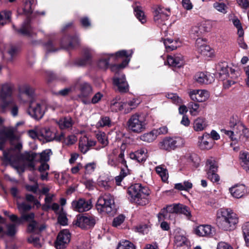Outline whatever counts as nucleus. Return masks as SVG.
<instances>
[{
	"mask_svg": "<svg viewBox=\"0 0 249 249\" xmlns=\"http://www.w3.org/2000/svg\"><path fill=\"white\" fill-rule=\"evenodd\" d=\"M133 52L132 50H122L115 53L108 54V58H102L97 62L98 68L107 70L109 67L111 71H115L124 69L130 61Z\"/></svg>",
	"mask_w": 249,
	"mask_h": 249,
	"instance_id": "1",
	"label": "nucleus"
},
{
	"mask_svg": "<svg viewBox=\"0 0 249 249\" xmlns=\"http://www.w3.org/2000/svg\"><path fill=\"white\" fill-rule=\"evenodd\" d=\"M238 217L230 209L222 208L218 210L216 223L219 229L225 231H231L236 228Z\"/></svg>",
	"mask_w": 249,
	"mask_h": 249,
	"instance_id": "2",
	"label": "nucleus"
},
{
	"mask_svg": "<svg viewBox=\"0 0 249 249\" xmlns=\"http://www.w3.org/2000/svg\"><path fill=\"white\" fill-rule=\"evenodd\" d=\"M127 194L130 201L140 206H145L149 202L150 190L140 183H135L128 187Z\"/></svg>",
	"mask_w": 249,
	"mask_h": 249,
	"instance_id": "3",
	"label": "nucleus"
},
{
	"mask_svg": "<svg viewBox=\"0 0 249 249\" xmlns=\"http://www.w3.org/2000/svg\"><path fill=\"white\" fill-rule=\"evenodd\" d=\"M32 4L33 2L30 0H26L24 2V6L22 9V12L20 14L25 15L26 18L21 27L20 29H17L14 25H13V28L18 33L30 38H34L36 36V34L33 31L31 25V15L33 13Z\"/></svg>",
	"mask_w": 249,
	"mask_h": 249,
	"instance_id": "4",
	"label": "nucleus"
},
{
	"mask_svg": "<svg viewBox=\"0 0 249 249\" xmlns=\"http://www.w3.org/2000/svg\"><path fill=\"white\" fill-rule=\"evenodd\" d=\"M98 220V217L92 214L83 213L77 215L73 223L81 229L87 230L92 229Z\"/></svg>",
	"mask_w": 249,
	"mask_h": 249,
	"instance_id": "5",
	"label": "nucleus"
},
{
	"mask_svg": "<svg viewBox=\"0 0 249 249\" xmlns=\"http://www.w3.org/2000/svg\"><path fill=\"white\" fill-rule=\"evenodd\" d=\"M145 117L142 114L135 113L131 116L127 121L128 128L134 133H140L146 128Z\"/></svg>",
	"mask_w": 249,
	"mask_h": 249,
	"instance_id": "6",
	"label": "nucleus"
},
{
	"mask_svg": "<svg viewBox=\"0 0 249 249\" xmlns=\"http://www.w3.org/2000/svg\"><path fill=\"white\" fill-rule=\"evenodd\" d=\"M114 207V197L109 193L100 196L96 204V209L99 213H111Z\"/></svg>",
	"mask_w": 249,
	"mask_h": 249,
	"instance_id": "7",
	"label": "nucleus"
},
{
	"mask_svg": "<svg viewBox=\"0 0 249 249\" xmlns=\"http://www.w3.org/2000/svg\"><path fill=\"white\" fill-rule=\"evenodd\" d=\"M184 143V140L180 137H166L159 142V146L160 149L171 151L182 147Z\"/></svg>",
	"mask_w": 249,
	"mask_h": 249,
	"instance_id": "8",
	"label": "nucleus"
},
{
	"mask_svg": "<svg viewBox=\"0 0 249 249\" xmlns=\"http://www.w3.org/2000/svg\"><path fill=\"white\" fill-rule=\"evenodd\" d=\"M171 15L170 8H164L159 6L154 11V21L158 26L161 28L166 25L165 21H167Z\"/></svg>",
	"mask_w": 249,
	"mask_h": 249,
	"instance_id": "9",
	"label": "nucleus"
},
{
	"mask_svg": "<svg viewBox=\"0 0 249 249\" xmlns=\"http://www.w3.org/2000/svg\"><path fill=\"white\" fill-rule=\"evenodd\" d=\"M71 233L68 229L61 230L54 242V246L56 249H65L71 241Z\"/></svg>",
	"mask_w": 249,
	"mask_h": 249,
	"instance_id": "10",
	"label": "nucleus"
},
{
	"mask_svg": "<svg viewBox=\"0 0 249 249\" xmlns=\"http://www.w3.org/2000/svg\"><path fill=\"white\" fill-rule=\"evenodd\" d=\"M61 48L66 50H72L79 45V40L76 35H70L64 34L61 41Z\"/></svg>",
	"mask_w": 249,
	"mask_h": 249,
	"instance_id": "11",
	"label": "nucleus"
},
{
	"mask_svg": "<svg viewBox=\"0 0 249 249\" xmlns=\"http://www.w3.org/2000/svg\"><path fill=\"white\" fill-rule=\"evenodd\" d=\"M12 94V89L10 86L7 84L3 85L2 86L0 92V98L1 100V103L0 107L2 111L4 112L7 107L12 104V100H7V99L11 97Z\"/></svg>",
	"mask_w": 249,
	"mask_h": 249,
	"instance_id": "12",
	"label": "nucleus"
},
{
	"mask_svg": "<svg viewBox=\"0 0 249 249\" xmlns=\"http://www.w3.org/2000/svg\"><path fill=\"white\" fill-rule=\"evenodd\" d=\"M29 214H32L31 218H28V220H24V222H29L26 229V231L28 233H34L37 235H40L41 233L46 228L45 224H43L38 225V222L35 220V214L32 212Z\"/></svg>",
	"mask_w": 249,
	"mask_h": 249,
	"instance_id": "13",
	"label": "nucleus"
},
{
	"mask_svg": "<svg viewBox=\"0 0 249 249\" xmlns=\"http://www.w3.org/2000/svg\"><path fill=\"white\" fill-rule=\"evenodd\" d=\"M113 84L118 88L120 93H126L129 90V86L124 74H117L113 78Z\"/></svg>",
	"mask_w": 249,
	"mask_h": 249,
	"instance_id": "14",
	"label": "nucleus"
},
{
	"mask_svg": "<svg viewBox=\"0 0 249 249\" xmlns=\"http://www.w3.org/2000/svg\"><path fill=\"white\" fill-rule=\"evenodd\" d=\"M71 205L73 210L79 213L88 211L92 208L91 200H87L85 198H79L77 200L73 201Z\"/></svg>",
	"mask_w": 249,
	"mask_h": 249,
	"instance_id": "15",
	"label": "nucleus"
},
{
	"mask_svg": "<svg viewBox=\"0 0 249 249\" xmlns=\"http://www.w3.org/2000/svg\"><path fill=\"white\" fill-rule=\"evenodd\" d=\"M28 113L36 120L41 119L44 114V111L42 109L41 105L39 103L36 104L35 106H33V103L30 104Z\"/></svg>",
	"mask_w": 249,
	"mask_h": 249,
	"instance_id": "16",
	"label": "nucleus"
},
{
	"mask_svg": "<svg viewBox=\"0 0 249 249\" xmlns=\"http://www.w3.org/2000/svg\"><path fill=\"white\" fill-rule=\"evenodd\" d=\"M167 62L169 66L178 68H181L185 64L183 56L180 54L168 56Z\"/></svg>",
	"mask_w": 249,
	"mask_h": 249,
	"instance_id": "17",
	"label": "nucleus"
},
{
	"mask_svg": "<svg viewBox=\"0 0 249 249\" xmlns=\"http://www.w3.org/2000/svg\"><path fill=\"white\" fill-rule=\"evenodd\" d=\"M229 191L233 197L240 198L245 195L247 192V189L245 185L243 184H237L230 188Z\"/></svg>",
	"mask_w": 249,
	"mask_h": 249,
	"instance_id": "18",
	"label": "nucleus"
},
{
	"mask_svg": "<svg viewBox=\"0 0 249 249\" xmlns=\"http://www.w3.org/2000/svg\"><path fill=\"white\" fill-rule=\"evenodd\" d=\"M79 90L80 93L78 95L79 98H88L92 92V87L88 82H82L79 85Z\"/></svg>",
	"mask_w": 249,
	"mask_h": 249,
	"instance_id": "19",
	"label": "nucleus"
},
{
	"mask_svg": "<svg viewBox=\"0 0 249 249\" xmlns=\"http://www.w3.org/2000/svg\"><path fill=\"white\" fill-rule=\"evenodd\" d=\"M91 54L89 50L86 49L83 50L82 56L75 60V64L79 66H84L90 63Z\"/></svg>",
	"mask_w": 249,
	"mask_h": 249,
	"instance_id": "20",
	"label": "nucleus"
},
{
	"mask_svg": "<svg viewBox=\"0 0 249 249\" xmlns=\"http://www.w3.org/2000/svg\"><path fill=\"white\" fill-rule=\"evenodd\" d=\"M195 77L196 82L201 84H209L213 80V77L207 72H197Z\"/></svg>",
	"mask_w": 249,
	"mask_h": 249,
	"instance_id": "21",
	"label": "nucleus"
},
{
	"mask_svg": "<svg viewBox=\"0 0 249 249\" xmlns=\"http://www.w3.org/2000/svg\"><path fill=\"white\" fill-rule=\"evenodd\" d=\"M178 203L173 204V205H167L165 208H163L158 214L159 220H160L161 216L163 218L167 215V213H178Z\"/></svg>",
	"mask_w": 249,
	"mask_h": 249,
	"instance_id": "22",
	"label": "nucleus"
},
{
	"mask_svg": "<svg viewBox=\"0 0 249 249\" xmlns=\"http://www.w3.org/2000/svg\"><path fill=\"white\" fill-rule=\"evenodd\" d=\"M199 146L201 150L210 149L213 147V140L209 134H207L199 138Z\"/></svg>",
	"mask_w": 249,
	"mask_h": 249,
	"instance_id": "23",
	"label": "nucleus"
},
{
	"mask_svg": "<svg viewBox=\"0 0 249 249\" xmlns=\"http://www.w3.org/2000/svg\"><path fill=\"white\" fill-rule=\"evenodd\" d=\"M216 69L219 71L220 76H224V78L229 76V69H230L231 72L234 71L233 69L229 67L227 62L225 61L219 62L216 65Z\"/></svg>",
	"mask_w": 249,
	"mask_h": 249,
	"instance_id": "24",
	"label": "nucleus"
},
{
	"mask_svg": "<svg viewBox=\"0 0 249 249\" xmlns=\"http://www.w3.org/2000/svg\"><path fill=\"white\" fill-rule=\"evenodd\" d=\"M196 233L199 236H206L212 234V227L209 225H200L195 230Z\"/></svg>",
	"mask_w": 249,
	"mask_h": 249,
	"instance_id": "25",
	"label": "nucleus"
},
{
	"mask_svg": "<svg viewBox=\"0 0 249 249\" xmlns=\"http://www.w3.org/2000/svg\"><path fill=\"white\" fill-rule=\"evenodd\" d=\"M16 139L14 131L11 129H5L0 130V141L6 142L7 140L13 141Z\"/></svg>",
	"mask_w": 249,
	"mask_h": 249,
	"instance_id": "26",
	"label": "nucleus"
},
{
	"mask_svg": "<svg viewBox=\"0 0 249 249\" xmlns=\"http://www.w3.org/2000/svg\"><path fill=\"white\" fill-rule=\"evenodd\" d=\"M32 216V214H22L20 217L15 214H11L9 217L11 221L18 225H20L24 222V220H28V218H31Z\"/></svg>",
	"mask_w": 249,
	"mask_h": 249,
	"instance_id": "27",
	"label": "nucleus"
},
{
	"mask_svg": "<svg viewBox=\"0 0 249 249\" xmlns=\"http://www.w3.org/2000/svg\"><path fill=\"white\" fill-rule=\"evenodd\" d=\"M74 122L70 116L64 117L59 120L58 124L61 129H66L72 127Z\"/></svg>",
	"mask_w": 249,
	"mask_h": 249,
	"instance_id": "28",
	"label": "nucleus"
},
{
	"mask_svg": "<svg viewBox=\"0 0 249 249\" xmlns=\"http://www.w3.org/2000/svg\"><path fill=\"white\" fill-rule=\"evenodd\" d=\"M206 122L205 118L199 117L196 119L194 123V129L196 131H202L206 127Z\"/></svg>",
	"mask_w": 249,
	"mask_h": 249,
	"instance_id": "29",
	"label": "nucleus"
},
{
	"mask_svg": "<svg viewBox=\"0 0 249 249\" xmlns=\"http://www.w3.org/2000/svg\"><path fill=\"white\" fill-rule=\"evenodd\" d=\"M5 142L3 141H0V150L3 151V160L5 161L11 162L14 160V155L10 154V151L12 149H8L7 151L4 150V146L5 143Z\"/></svg>",
	"mask_w": 249,
	"mask_h": 249,
	"instance_id": "30",
	"label": "nucleus"
},
{
	"mask_svg": "<svg viewBox=\"0 0 249 249\" xmlns=\"http://www.w3.org/2000/svg\"><path fill=\"white\" fill-rule=\"evenodd\" d=\"M187 160L195 168H196L199 166L200 159L199 156L196 153L190 154L187 158Z\"/></svg>",
	"mask_w": 249,
	"mask_h": 249,
	"instance_id": "31",
	"label": "nucleus"
},
{
	"mask_svg": "<svg viewBox=\"0 0 249 249\" xmlns=\"http://www.w3.org/2000/svg\"><path fill=\"white\" fill-rule=\"evenodd\" d=\"M126 106V104L123 102H118L116 100L113 99L111 101L110 108L112 112H117L122 110L124 108V106Z\"/></svg>",
	"mask_w": 249,
	"mask_h": 249,
	"instance_id": "32",
	"label": "nucleus"
},
{
	"mask_svg": "<svg viewBox=\"0 0 249 249\" xmlns=\"http://www.w3.org/2000/svg\"><path fill=\"white\" fill-rule=\"evenodd\" d=\"M157 138L154 130L149 132L146 133L140 136V139L147 142H153Z\"/></svg>",
	"mask_w": 249,
	"mask_h": 249,
	"instance_id": "33",
	"label": "nucleus"
},
{
	"mask_svg": "<svg viewBox=\"0 0 249 249\" xmlns=\"http://www.w3.org/2000/svg\"><path fill=\"white\" fill-rule=\"evenodd\" d=\"M175 246H180L183 244H190V241L188 239L183 235L176 234L175 236Z\"/></svg>",
	"mask_w": 249,
	"mask_h": 249,
	"instance_id": "34",
	"label": "nucleus"
},
{
	"mask_svg": "<svg viewBox=\"0 0 249 249\" xmlns=\"http://www.w3.org/2000/svg\"><path fill=\"white\" fill-rule=\"evenodd\" d=\"M134 12L136 17L143 24L146 22V17L141 7L138 6L135 7L134 9Z\"/></svg>",
	"mask_w": 249,
	"mask_h": 249,
	"instance_id": "35",
	"label": "nucleus"
},
{
	"mask_svg": "<svg viewBox=\"0 0 249 249\" xmlns=\"http://www.w3.org/2000/svg\"><path fill=\"white\" fill-rule=\"evenodd\" d=\"M198 52L205 56L210 57L213 54V50L207 45H202L198 48Z\"/></svg>",
	"mask_w": 249,
	"mask_h": 249,
	"instance_id": "36",
	"label": "nucleus"
},
{
	"mask_svg": "<svg viewBox=\"0 0 249 249\" xmlns=\"http://www.w3.org/2000/svg\"><path fill=\"white\" fill-rule=\"evenodd\" d=\"M178 213L180 214H183L186 215L188 219H191L192 217L191 212L189 207L178 203Z\"/></svg>",
	"mask_w": 249,
	"mask_h": 249,
	"instance_id": "37",
	"label": "nucleus"
},
{
	"mask_svg": "<svg viewBox=\"0 0 249 249\" xmlns=\"http://www.w3.org/2000/svg\"><path fill=\"white\" fill-rule=\"evenodd\" d=\"M157 173L161 177L163 182H166L168 178L167 170L160 166H157L156 168Z\"/></svg>",
	"mask_w": 249,
	"mask_h": 249,
	"instance_id": "38",
	"label": "nucleus"
},
{
	"mask_svg": "<svg viewBox=\"0 0 249 249\" xmlns=\"http://www.w3.org/2000/svg\"><path fill=\"white\" fill-rule=\"evenodd\" d=\"M206 165L209 166L207 174L217 172L218 166L217 162L214 160H208L206 161Z\"/></svg>",
	"mask_w": 249,
	"mask_h": 249,
	"instance_id": "39",
	"label": "nucleus"
},
{
	"mask_svg": "<svg viewBox=\"0 0 249 249\" xmlns=\"http://www.w3.org/2000/svg\"><path fill=\"white\" fill-rule=\"evenodd\" d=\"M11 12L9 11H3L0 12V24L4 25L6 24V20H10Z\"/></svg>",
	"mask_w": 249,
	"mask_h": 249,
	"instance_id": "40",
	"label": "nucleus"
},
{
	"mask_svg": "<svg viewBox=\"0 0 249 249\" xmlns=\"http://www.w3.org/2000/svg\"><path fill=\"white\" fill-rule=\"evenodd\" d=\"M242 229L246 244L249 247V222L245 223Z\"/></svg>",
	"mask_w": 249,
	"mask_h": 249,
	"instance_id": "41",
	"label": "nucleus"
},
{
	"mask_svg": "<svg viewBox=\"0 0 249 249\" xmlns=\"http://www.w3.org/2000/svg\"><path fill=\"white\" fill-rule=\"evenodd\" d=\"M52 154L50 149H47L40 154V161L47 162L50 160V157Z\"/></svg>",
	"mask_w": 249,
	"mask_h": 249,
	"instance_id": "42",
	"label": "nucleus"
},
{
	"mask_svg": "<svg viewBox=\"0 0 249 249\" xmlns=\"http://www.w3.org/2000/svg\"><path fill=\"white\" fill-rule=\"evenodd\" d=\"M46 50V53L55 52L59 50V48L55 47V44L52 40H49L44 44Z\"/></svg>",
	"mask_w": 249,
	"mask_h": 249,
	"instance_id": "43",
	"label": "nucleus"
},
{
	"mask_svg": "<svg viewBox=\"0 0 249 249\" xmlns=\"http://www.w3.org/2000/svg\"><path fill=\"white\" fill-rule=\"evenodd\" d=\"M117 249H135L133 243L128 240H125L119 243Z\"/></svg>",
	"mask_w": 249,
	"mask_h": 249,
	"instance_id": "44",
	"label": "nucleus"
},
{
	"mask_svg": "<svg viewBox=\"0 0 249 249\" xmlns=\"http://www.w3.org/2000/svg\"><path fill=\"white\" fill-rule=\"evenodd\" d=\"M107 164L112 167H116L117 165V160L114 150L107 155Z\"/></svg>",
	"mask_w": 249,
	"mask_h": 249,
	"instance_id": "45",
	"label": "nucleus"
},
{
	"mask_svg": "<svg viewBox=\"0 0 249 249\" xmlns=\"http://www.w3.org/2000/svg\"><path fill=\"white\" fill-rule=\"evenodd\" d=\"M111 122L109 117L107 116H102L98 122L97 124L102 127L104 126L110 127L111 126Z\"/></svg>",
	"mask_w": 249,
	"mask_h": 249,
	"instance_id": "46",
	"label": "nucleus"
},
{
	"mask_svg": "<svg viewBox=\"0 0 249 249\" xmlns=\"http://www.w3.org/2000/svg\"><path fill=\"white\" fill-rule=\"evenodd\" d=\"M17 206L18 210L20 213L27 212L30 211L33 207L31 205L27 204L25 202L18 203Z\"/></svg>",
	"mask_w": 249,
	"mask_h": 249,
	"instance_id": "47",
	"label": "nucleus"
},
{
	"mask_svg": "<svg viewBox=\"0 0 249 249\" xmlns=\"http://www.w3.org/2000/svg\"><path fill=\"white\" fill-rule=\"evenodd\" d=\"M139 153H142V151L131 152L129 154V157L132 160H136L139 163L145 161L146 158L145 157H140L139 156Z\"/></svg>",
	"mask_w": 249,
	"mask_h": 249,
	"instance_id": "48",
	"label": "nucleus"
},
{
	"mask_svg": "<svg viewBox=\"0 0 249 249\" xmlns=\"http://www.w3.org/2000/svg\"><path fill=\"white\" fill-rule=\"evenodd\" d=\"M213 7L215 8L217 11L220 12H221L223 14H226L227 11V7L226 5L223 2H216L213 3Z\"/></svg>",
	"mask_w": 249,
	"mask_h": 249,
	"instance_id": "49",
	"label": "nucleus"
},
{
	"mask_svg": "<svg viewBox=\"0 0 249 249\" xmlns=\"http://www.w3.org/2000/svg\"><path fill=\"white\" fill-rule=\"evenodd\" d=\"M22 90L24 93L30 97H32L34 95V89L28 84H26L23 86Z\"/></svg>",
	"mask_w": 249,
	"mask_h": 249,
	"instance_id": "50",
	"label": "nucleus"
},
{
	"mask_svg": "<svg viewBox=\"0 0 249 249\" xmlns=\"http://www.w3.org/2000/svg\"><path fill=\"white\" fill-rule=\"evenodd\" d=\"M125 216L123 214H120L115 217L112 222V226L114 227H117L120 226L124 221Z\"/></svg>",
	"mask_w": 249,
	"mask_h": 249,
	"instance_id": "51",
	"label": "nucleus"
},
{
	"mask_svg": "<svg viewBox=\"0 0 249 249\" xmlns=\"http://www.w3.org/2000/svg\"><path fill=\"white\" fill-rule=\"evenodd\" d=\"M58 223L62 226H66L68 225V219L66 214L65 213H60L57 217Z\"/></svg>",
	"mask_w": 249,
	"mask_h": 249,
	"instance_id": "52",
	"label": "nucleus"
},
{
	"mask_svg": "<svg viewBox=\"0 0 249 249\" xmlns=\"http://www.w3.org/2000/svg\"><path fill=\"white\" fill-rule=\"evenodd\" d=\"M42 136L47 141H51L52 139L53 133L49 128H44L42 130Z\"/></svg>",
	"mask_w": 249,
	"mask_h": 249,
	"instance_id": "53",
	"label": "nucleus"
},
{
	"mask_svg": "<svg viewBox=\"0 0 249 249\" xmlns=\"http://www.w3.org/2000/svg\"><path fill=\"white\" fill-rule=\"evenodd\" d=\"M198 91L197 94L200 95V97L201 98H199L198 100L201 102H205L206 101L209 97V93L206 90H197Z\"/></svg>",
	"mask_w": 249,
	"mask_h": 249,
	"instance_id": "54",
	"label": "nucleus"
},
{
	"mask_svg": "<svg viewBox=\"0 0 249 249\" xmlns=\"http://www.w3.org/2000/svg\"><path fill=\"white\" fill-rule=\"evenodd\" d=\"M221 131L226 135L229 137L231 140L234 142L235 144L237 142V140L236 138L234 137V132L231 130H227L226 129H222Z\"/></svg>",
	"mask_w": 249,
	"mask_h": 249,
	"instance_id": "55",
	"label": "nucleus"
},
{
	"mask_svg": "<svg viewBox=\"0 0 249 249\" xmlns=\"http://www.w3.org/2000/svg\"><path fill=\"white\" fill-rule=\"evenodd\" d=\"M16 233V226L14 224H10L7 226L6 234L9 236H14Z\"/></svg>",
	"mask_w": 249,
	"mask_h": 249,
	"instance_id": "56",
	"label": "nucleus"
},
{
	"mask_svg": "<svg viewBox=\"0 0 249 249\" xmlns=\"http://www.w3.org/2000/svg\"><path fill=\"white\" fill-rule=\"evenodd\" d=\"M98 185L105 190H109L110 188V181L108 180H100L98 181Z\"/></svg>",
	"mask_w": 249,
	"mask_h": 249,
	"instance_id": "57",
	"label": "nucleus"
},
{
	"mask_svg": "<svg viewBox=\"0 0 249 249\" xmlns=\"http://www.w3.org/2000/svg\"><path fill=\"white\" fill-rule=\"evenodd\" d=\"M37 154L33 152H26L24 155V159L27 161H34Z\"/></svg>",
	"mask_w": 249,
	"mask_h": 249,
	"instance_id": "58",
	"label": "nucleus"
},
{
	"mask_svg": "<svg viewBox=\"0 0 249 249\" xmlns=\"http://www.w3.org/2000/svg\"><path fill=\"white\" fill-rule=\"evenodd\" d=\"M156 137L160 135H164L166 134L168 132V128L166 126H163L157 129H153Z\"/></svg>",
	"mask_w": 249,
	"mask_h": 249,
	"instance_id": "59",
	"label": "nucleus"
},
{
	"mask_svg": "<svg viewBox=\"0 0 249 249\" xmlns=\"http://www.w3.org/2000/svg\"><path fill=\"white\" fill-rule=\"evenodd\" d=\"M81 25L84 28H88L91 26V23L87 17H82L80 19Z\"/></svg>",
	"mask_w": 249,
	"mask_h": 249,
	"instance_id": "60",
	"label": "nucleus"
},
{
	"mask_svg": "<svg viewBox=\"0 0 249 249\" xmlns=\"http://www.w3.org/2000/svg\"><path fill=\"white\" fill-rule=\"evenodd\" d=\"M103 97V94L100 92H98L92 97L91 103L93 104H97L101 100Z\"/></svg>",
	"mask_w": 249,
	"mask_h": 249,
	"instance_id": "61",
	"label": "nucleus"
},
{
	"mask_svg": "<svg viewBox=\"0 0 249 249\" xmlns=\"http://www.w3.org/2000/svg\"><path fill=\"white\" fill-rule=\"evenodd\" d=\"M199 105L198 103L190 102L188 105V108H190V113L193 115L194 112H197Z\"/></svg>",
	"mask_w": 249,
	"mask_h": 249,
	"instance_id": "62",
	"label": "nucleus"
},
{
	"mask_svg": "<svg viewBox=\"0 0 249 249\" xmlns=\"http://www.w3.org/2000/svg\"><path fill=\"white\" fill-rule=\"evenodd\" d=\"M85 174H89L94 171L95 168L94 163H89L85 166Z\"/></svg>",
	"mask_w": 249,
	"mask_h": 249,
	"instance_id": "63",
	"label": "nucleus"
},
{
	"mask_svg": "<svg viewBox=\"0 0 249 249\" xmlns=\"http://www.w3.org/2000/svg\"><path fill=\"white\" fill-rule=\"evenodd\" d=\"M40 238L38 236H35L33 235H30L27 239V241L29 243L33 244L36 245L38 244Z\"/></svg>",
	"mask_w": 249,
	"mask_h": 249,
	"instance_id": "64",
	"label": "nucleus"
}]
</instances>
